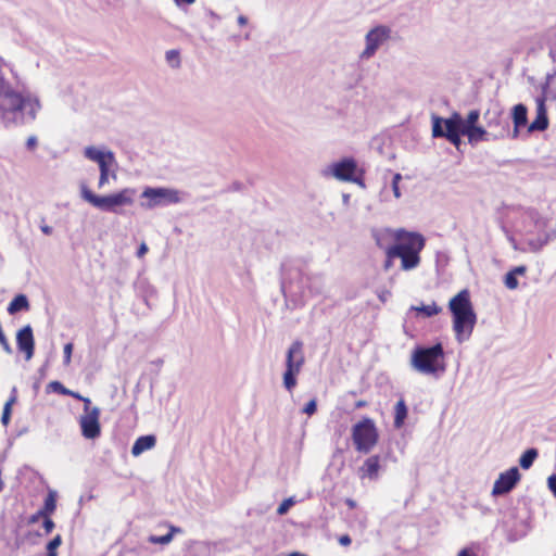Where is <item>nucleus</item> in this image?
<instances>
[{"label":"nucleus","mask_w":556,"mask_h":556,"mask_svg":"<svg viewBox=\"0 0 556 556\" xmlns=\"http://www.w3.org/2000/svg\"><path fill=\"white\" fill-rule=\"evenodd\" d=\"M325 287V278L321 274H304L298 266L281 265L280 289L288 309L293 311L302 306L306 291L311 295H320Z\"/></svg>","instance_id":"1"},{"label":"nucleus","mask_w":556,"mask_h":556,"mask_svg":"<svg viewBox=\"0 0 556 556\" xmlns=\"http://www.w3.org/2000/svg\"><path fill=\"white\" fill-rule=\"evenodd\" d=\"M40 109L37 98L23 96L0 78V121L5 126L31 123Z\"/></svg>","instance_id":"2"},{"label":"nucleus","mask_w":556,"mask_h":556,"mask_svg":"<svg viewBox=\"0 0 556 556\" xmlns=\"http://www.w3.org/2000/svg\"><path fill=\"white\" fill-rule=\"evenodd\" d=\"M448 309L453 316L455 339L458 343H463L470 338L477 323V314L469 291L463 289L454 295L448 302Z\"/></svg>","instance_id":"3"},{"label":"nucleus","mask_w":556,"mask_h":556,"mask_svg":"<svg viewBox=\"0 0 556 556\" xmlns=\"http://www.w3.org/2000/svg\"><path fill=\"white\" fill-rule=\"evenodd\" d=\"M410 364L421 374L434 375L445 370L444 350L442 343L432 346H416L412 352Z\"/></svg>","instance_id":"4"},{"label":"nucleus","mask_w":556,"mask_h":556,"mask_svg":"<svg viewBox=\"0 0 556 556\" xmlns=\"http://www.w3.org/2000/svg\"><path fill=\"white\" fill-rule=\"evenodd\" d=\"M135 191L125 188L116 193L109 195H98L93 193L86 185L80 187V197L92 206L104 211L117 213V207L132 204V194Z\"/></svg>","instance_id":"5"},{"label":"nucleus","mask_w":556,"mask_h":556,"mask_svg":"<svg viewBox=\"0 0 556 556\" xmlns=\"http://www.w3.org/2000/svg\"><path fill=\"white\" fill-rule=\"evenodd\" d=\"M352 440L355 450L363 454H368L376 446L379 440L378 429L375 421L369 417H364L352 428Z\"/></svg>","instance_id":"6"},{"label":"nucleus","mask_w":556,"mask_h":556,"mask_svg":"<svg viewBox=\"0 0 556 556\" xmlns=\"http://www.w3.org/2000/svg\"><path fill=\"white\" fill-rule=\"evenodd\" d=\"M86 159L96 162L99 165L100 177L98 187L103 188L109 182L111 176L114 180L117 178L115 170H110L113 165H116L115 155L111 150L102 151L93 146H88L84 150Z\"/></svg>","instance_id":"7"},{"label":"nucleus","mask_w":556,"mask_h":556,"mask_svg":"<svg viewBox=\"0 0 556 556\" xmlns=\"http://www.w3.org/2000/svg\"><path fill=\"white\" fill-rule=\"evenodd\" d=\"M181 192L177 189L165 188V187H147L141 198L148 201L141 203V205L148 210H152L159 206H166L169 204H176L182 201Z\"/></svg>","instance_id":"8"},{"label":"nucleus","mask_w":556,"mask_h":556,"mask_svg":"<svg viewBox=\"0 0 556 556\" xmlns=\"http://www.w3.org/2000/svg\"><path fill=\"white\" fill-rule=\"evenodd\" d=\"M395 238L399 242L389 247L386 251L390 258H393V255H400L401 251L420 253L426 244L425 237L421 233L409 232L404 229L397 230Z\"/></svg>","instance_id":"9"},{"label":"nucleus","mask_w":556,"mask_h":556,"mask_svg":"<svg viewBox=\"0 0 556 556\" xmlns=\"http://www.w3.org/2000/svg\"><path fill=\"white\" fill-rule=\"evenodd\" d=\"M535 228L538 236L534 238L527 239V251L538 253L540 252L549 241L556 239V224L551 225V220L545 217L538 216L535 218Z\"/></svg>","instance_id":"10"},{"label":"nucleus","mask_w":556,"mask_h":556,"mask_svg":"<svg viewBox=\"0 0 556 556\" xmlns=\"http://www.w3.org/2000/svg\"><path fill=\"white\" fill-rule=\"evenodd\" d=\"M392 29L387 25H378L371 28L365 36L366 47L361 53L362 60L372 58L377 50L391 38Z\"/></svg>","instance_id":"11"},{"label":"nucleus","mask_w":556,"mask_h":556,"mask_svg":"<svg viewBox=\"0 0 556 556\" xmlns=\"http://www.w3.org/2000/svg\"><path fill=\"white\" fill-rule=\"evenodd\" d=\"M465 134L463 117L459 113H453L448 118L432 116V136L442 138L453 134Z\"/></svg>","instance_id":"12"},{"label":"nucleus","mask_w":556,"mask_h":556,"mask_svg":"<svg viewBox=\"0 0 556 556\" xmlns=\"http://www.w3.org/2000/svg\"><path fill=\"white\" fill-rule=\"evenodd\" d=\"M357 163L353 157H344L339 162L332 163L324 172L325 175L333 176L340 181H352L363 185L355 178Z\"/></svg>","instance_id":"13"},{"label":"nucleus","mask_w":556,"mask_h":556,"mask_svg":"<svg viewBox=\"0 0 556 556\" xmlns=\"http://www.w3.org/2000/svg\"><path fill=\"white\" fill-rule=\"evenodd\" d=\"M521 479V475L517 467L501 472L495 480L492 489L493 496H501L511 492Z\"/></svg>","instance_id":"14"},{"label":"nucleus","mask_w":556,"mask_h":556,"mask_svg":"<svg viewBox=\"0 0 556 556\" xmlns=\"http://www.w3.org/2000/svg\"><path fill=\"white\" fill-rule=\"evenodd\" d=\"M100 408L93 406L89 414H83L79 418L81 434L88 440H94L101 434Z\"/></svg>","instance_id":"15"},{"label":"nucleus","mask_w":556,"mask_h":556,"mask_svg":"<svg viewBox=\"0 0 556 556\" xmlns=\"http://www.w3.org/2000/svg\"><path fill=\"white\" fill-rule=\"evenodd\" d=\"M16 344L18 351L24 353L26 361H29L34 356L35 339L30 325H26L17 331Z\"/></svg>","instance_id":"16"},{"label":"nucleus","mask_w":556,"mask_h":556,"mask_svg":"<svg viewBox=\"0 0 556 556\" xmlns=\"http://www.w3.org/2000/svg\"><path fill=\"white\" fill-rule=\"evenodd\" d=\"M304 364L303 343L294 341L288 349L286 356V369L300 371Z\"/></svg>","instance_id":"17"},{"label":"nucleus","mask_w":556,"mask_h":556,"mask_svg":"<svg viewBox=\"0 0 556 556\" xmlns=\"http://www.w3.org/2000/svg\"><path fill=\"white\" fill-rule=\"evenodd\" d=\"M380 469V456L372 455L368 457L363 466L359 468L361 478H369L370 480H377L379 477Z\"/></svg>","instance_id":"18"},{"label":"nucleus","mask_w":556,"mask_h":556,"mask_svg":"<svg viewBox=\"0 0 556 556\" xmlns=\"http://www.w3.org/2000/svg\"><path fill=\"white\" fill-rule=\"evenodd\" d=\"M156 444V438L153 434H147L139 437L132 447H131V454L132 456L137 457L141 455L143 452L149 451L153 448Z\"/></svg>","instance_id":"19"},{"label":"nucleus","mask_w":556,"mask_h":556,"mask_svg":"<svg viewBox=\"0 0 556 556\" xmlns=\"http://www.w3.org/2000/svg\"><path fill=\"white\" fill-rule=\"evenodd\" d=\"M513 121L515 125L513 138H517L519 134V128L525 126L528 122V110L526 105L519 103L513 108Z\"/></svg>","instance_id":"20"},{"label":"nucleus","mask_w":556,"mask_h":556,"mask_svg":"<svg viewBox=\"0 0 556 556\" xmlns=\"http://www.w3.org/2000/svg\"><path fill=\"white\" fill-rule=\"evenodd\" d=\"M401 258V267L404 270H410L416 268L420 263L419 253L416 251H401L400 255H393V258Z\"/></svg>","instance_id":"21"},{"label":"nucleus","mask_w":556,"mask_h":556,"mask_svg":"<svg viewBox=\"0 0 556 556\" xmlns=\"http://www.w3.org/2000/svg\"><path fill=\"white\" fill-rule=\"evenodd\" d=\"M28 309H29V301H28L27 296L23 293L14 296L8 306V313L10 315H15L18 312L28 311Z\"/></svg>","instance_id":"22"},{"label":"nucleus","mask_w":556,"mask_h":556,"mask_svg":"<svg viewBox=\"0 0 556 556\" xmlns=\"http://www.w3.org/2000/svg\"><path fill=\"white\" fill-rule=\"evenodd\" d=\"M464 136L468 137L470 143H477L482 140H490V134L481 126L466 129Z\"/></svg>","instance_id":"23"},{"label":"nucleus","mask_w":556,"mask_h":556,"mask_svg":"<svg viewBox=\"0 0 556 556\" xmlns=\"http://www.w3.org/2000/svg\"><path fill=\"white\" fill-rule=\"evenodd\" d=\"M407 406L403 399L395 404L394 427L401 428L407 417Z\"/></svg>","instance_id":"24"},{"label":"nucleus","mask_w":556,"mask_h":556,"mask_svg":"<svg viewBox=\"0 0 556 556\" xmlns=\"http://www.w3.org/2000/svg\"><path fill=\"white\" fill-rule=\"evenodd\" d=\"M539 455V452L536 448L531 447L526 450L520 458H519V465L522 469H529L533 465L534 460L536 459Z\"/></svg>","instance_id":"25"},{"label":"nucleus","mask_w":556,"mask_h":556,"mask_svg":"<svg viewBox=\"0 0 556 556\" xmlns=\"http://www.w3.org/2000/svg\"><path fill=\"white\" fill-rule=\"evenodd\" d=\"M16 400H17L16 388L13 387L12 392H11V396L7 401V403L4 404L2 416H1V422L4 426H7L10 422V420H11V414H12V408L11 407L16 402Z\"/></svg>","instance_id":"26"},{"label":"nucleus","mask_w":556,"mask_h":556,"mask_svg":"<svg viewBox=\"0 0 556 556\" xmlns=\"http://www.w3.org/2000/svg\"><path fill=\"white\" fill-rule=\"evenodd\" d=\"M410 311H415L417 313H421L425 317H432L442 312V308L435 304V302H432L428 305H421V306H412Z\"/></svg>","instance_id":"27"},{"label":"nucleus","mask_w":556,"mask_h":556,"mask_svg":"<svg viewBox=\"0 0 556 556\" xmlns=\"http://www.w3.org/2000/svg\"><path fill=\"white\" fill-rule=\"evenodd\" d=\"M548 127L546 114H536V117L529 126V131H544Z\"/></svg>","instance_id":"28"},{"label":"nucleus","mask_w":556,"mask_h":556,"mask_svg":"<svg viewBox=\"0 0 556 556\" xmlns=\"http://www.w3.org/2000/svg\"><path fill=\"white\" fill-rule=\"evenodd\" d=\"M300 371L295 370H287L283 374V386L288 391H292L293 388L296 386V375Z\"/></svg>","instance_id":"29"},{"label":"nucleus","mask_w":556,"mask_h":556,"mask_svg":"<svg viewBox=\"0 0 556 556\" xmlns=\"http://www.w3.org/2000/svg\"><path fill=\"white\" fill-rule=\"evenodd\" d=\"M56 508V501H55V495L53 492H50L46 500H45V504H43V507L40 509L46 516L52 514Z\"/></svg>","instance_id":"30"},{"label":"nucleus","mask_w":556,"mask_h":556,"mask_svg":"<svg viewBox=\"0 0 556 556\" xmlns=\"http://www.w3.org/2000/svg\"><path fill=\"white\" fill-rule=\"evenodd\" d=\"M62 544V536L55 535L46 546L47 556H58V548Z\"/></svg>","instance_id":"31"},{"label":"nucleus","mask_w":556,"mask_h":556,"mask_svg":"<svg viewBox=\"0 0 556 556\" xmlns=\"http://www.w3.org/2000/svg\"><path fill=\"white\" fill-rule=\"evenodd\" d=\"M479 116H480V113L478 110L470 111L467 115V118L466 119L463 118L465 130L468 128H473V127L478 126L477 122L479 119Z\"/></svg>","instance_id":"32"},{"label":"nucleus","mask_w":556,"mask_h":556,"mask_svg":"<svg viewBox=\"0 0 556 556\" xmlns=\"http://www.w3.org/2000/svg\"><path fill=\"white\" fill-rule=\"evenodd\" d=\"M165 59L173 68H178L180 66L179 52L177 50L166 51Z\"/></svg>","instance_id":"33"},{"label":"nucleus","mask_w":556,"mask_h":556,"mask_svg":"<svg viewBox=\"0 0 556 556\" xmlns=\"http://www.w3.org/2000/svg\"><path fill=\"white\" fill-rule=\"evenodd\" d=\"M504 285L509 290L517 289L519 286L517 276H515L511 271H508L504 277Z\"/></svg>","instance_id":"34"},{"label":"nucleus","mask_w":556,"mask_h":556,"mask_svg":"<svg viewBox=\"0 0 556 556\" xmlns=\"http://www.w3.org/2000/svg\"><path fill=\"white\" fill-rule=\"evenodd\" d=\"M402 180V175L400 173H396L393 175L391 187L393 194L396 199L401 198V190H400V181Z\"/></svg>","instance_id":"35"},{"label":"nucleus","mask_w":556,"mask_h":556,"mask_svg":"<svg viewBox=\"0 0 556 556\" xmlns=\"http://www.w3.org/2000/svg\"><path fill=\"white\" fill-rule=\"evenodd\" d=\"M295 501L293 497H289L282 501V503L277 508V514L282 516L288 513V510L294 505Z\"/></svg>","instance_id":"36"},{"label":"nucleus","mask_w":556,"mask_h":556,"mask_svg":"<svg viewBox=\"0 0 556 556\" xmlns=\"http://www.w3.org/2000/svg\"><path fill=\"white\" fill-rule=\"evenodd\" d=\"M48 390H51L63 395L70 394V390L66 389L60 381H51L48 384Z\"/></svg>","instance_id":"37"},{"label":"nucleus","mask_w":556,"mask_h":556,"mask_svg":"<svg viewBox=\"0 0 556 556\" xmlns=\"http://www.w3.org/2000/svg\"><path fill=\"white\" fill-rule=\"evenodd\" d=\"M172 540H173V533L172 532H169V533H167L165 535L151 536L150 538V542L156 543V544H162V545L168 544Z\"/></svg>","instance_id":"38"},{"label":"nucleus","mask_w":556,"mask_h":556,"mask_svg":"<svg viewBox=\"0 0 556 556\" xmlns=\"http://www.w3.org/2000/svg\"><path fill=\"white\" fill-rule=\"evenodd\" d=\"M317 410V402L316 400H311L308 403H306V405L303 407V413L307 414V415H313L315 414Z\"/></svg>","instance_id":"39"},{"label":"nucleus","mask_w":556,"mask_h":556,"mask_svg":"<svg viewBox=\"0 0 556 556\" xmlns=\"http://www.w3.org/2000/svg\"><path fill=\"white\" fill-rule=\"evenodd\" d=\"M462 136H464V135L456 132V134H453V135H450V136H445L444 138L446 140H448L456 148H459V146L462 144Z\"/></svg>","instance_id":"40"},{"label":"nucleus","mask_w":556,"mask_h":556,"mask_svg":"<svg viewBox=\"0 0 556 556\" xmlns=\"http://www.w3.org/2000/svg\"><path fill=\"white\" fill-rule=\"evenodd\" d=\"M64 365H68L71 363L72 352H73V343H66L64 345Z\"/></svg>","instance_id":"41"},{"label":"nucleus","mask_w":556,"mask_h":556,"mask_svg":"<svg viewBox=\"0 0 556 556\" xmlns=\"http://www.w3.org/2000/svg\"><path fill=\"white\" fill-rule=\"evenodd\" d=\"M498 117H500V114L497 112L491 113L490 111H488L484 114V118L486 119L488 126H491L493 123H500Z\"/></svg>","instance_id":"42"},{"label":"nucleus","mask_w":556,"mask_h":556,"mask_svg":"<svg viewBox=\"0 0 556 556\" xmlns=\"http://www.w3.org/2000/svg\"><path fill=\"white\" fill-rule=\"evenodd\" d=\"M42 527L45 529V532L47 534H49L54 529L55 523H54V521L51 518L46 516V517H43Z\"/></svg>","instance_id":"43"},{"label":"nucleus","mask_w":556,"mask_h":556,"mask_svg":"<svg viewBox=\"0 0 556 556\" xmlns=\"http://www.w3.org/2000/svg\"><path fill=\"white\" fill-rule=\"evenodd\" d=\"M547 486L556 498V472L547 478Z\"/></svg>","instance_id":"44"},{"label":"nucleus","mask_w":556,"mask_h":556,"mask_svg":"<svg viewBox=\"0 0 556 556\" xmlns=\"http://www.w3.org/2000/svg\"><path fill=\"white\" fill-rule=\"evenodd\" d=\"M43 517H46V515L39 509L36 514L29 516L28 525L37 523Z\"/></svg>","instance_id":"45"},{"label":"nucleus","mask_w":556,"mask_h":556,"mask_svg":"<svg viewBox=\"0 0 556 556\" xmlns=\"http://www.w3.org/2000/svg\"><path fill=\"white\" fill-rule=\"evenodd\" d=\"M38 140L36 136H29L26 140V148L28 150H34L37 147Z\"/></svg>","instance_id":"46"},{"label":"nucleus","mask_w":556,"mask_h":556,"mask_svg":"<svg viewBox=\"0 0 556 556\" xmlns=\"http://www.w3.org/2000/svg\"><path fill=\"white\" fill-rule=\"evenodd\" d=\"M515 276H523L527 273V266L520 265L516 266L510 270Z\"/></svg>","instance_id":"47"},{"label":"nucleus","mask_w":556,"mask_h":556,"mask_svg":"<svg viewBox=\"0 0 556 556\" xmlns=\"http://www.w3.org/2000/svg\"><path fill=\"white\" fill-rule=\"evenodd\" d=\"M536 102H538L536 114H546L545 106H544V99L543 98H539L536 100Z\"/></svg>","instance_id":"48"},{"label":"nucleus","mask_w":556,"mask_h":556,"mask_svg":"<svg viewBox=\"0 0 556 556\" xmlns=\"http://www.w3.org/2000/svg\"><path fill=\"white\" fill-rule=\"evenodd\" d=\"M83 402H84V414H89L92 409L90 399L84 396Z\"/></svg>","instance_id":"49"},{"label":"nucleus","mask_w":556,"mask_h":556,"mask_svg":"<svg viewBox=\"0 0 556 556\" xmlns=\"http://www.w3.org/2000/svg\"><path fill=\"white\" fill-rule=\"evenodd\" d=\"M148 252V245L142 242L139 248H138V251H137V256L140 258L142 257L143 255H146V253Z\"/></svg>","instance_id":"50"},{"label":"nucleus","mask_w":556,"mask_h":556,"mask_svg":"<svg viewBox=\"0 0 556 556\" xmlns=\"http://www.w3.org/2000/svg\"><path fill=\"white\" fill-rule=\"evenodd\" d=\"M351 542H352V540H351L350 535H348V534L341 535L339 538V543L342 546H349L351 544Z\"/></svg>","instance_id":"51"},{"label":"nucleus","mask_w":556,"mask_h":556,"mask_svg":"<svg viewBox=\"0 0 556 556\" xmlns=\"http://www.w3.org/2000/svg\"><path fill=\"white\" fill-rule=\"evenodd\" d=\"M40 229H41V231H42L45 235H47V236H50V235H52V232H53L52 227H51V226H48V225H41V226H40Z\"/></svg>","instance_id":"52"},{"label":"nucleus","mask_w":556,"mask_h":556,"mask_svg":"<svg viewBox=\"0 0 556 556\" xmlns=\"http://www.w3.org/2000/svg\"><path fill=\"white\" fill-rule=\"evenodd\" d=\"M247 23H248V18L244 15H239L238 16V24L240 26H244V25H247Z\"/></svg>","instance_id":"53"},{"label":"nucleus","mask_w":556,"mask_h":556,"mask_svg":"<svg viewBox=\"0 0 556 556\" xmlns=\"http://www.w3.org/2000/svg\"><path fill=\"white\" fill-rule=\"evenodd\" d=\"M457 556H473V554L468 548H463Z\"/></svg>","instance_id":"54"},{"label":"nucleus","mask_w":556,"mask_h":556,"mask_svg":"<svg viewBox=\"0 0 556 556\" xmlns=\"http://www.w3.org/2000/svg\"><path fill=\"white\" fill-rule=\"evenodd\" d=\"M345 504L350 507V508H355L356 507V502L352 498H346L345 500Z\"/></svg>","instance_id":"55"},{"label":"nucleus","mask_w":556,"mask_h":556,"mask_svg":"<svg viewBox=\"0 0 556 556\" xmlns=\"http://www.w3.org/2000/svg\"><path fill=\"white\" fill-rule=\"evenodd\" d=\"M68 395H71V396H73V397H75V399H77L79 401H83V399H84V396L81 394H79L77 392H74V391H71V390H70V394Z\"/></svg>","instance_id":"56"},{"label":"nucleus","mask_w":556,"mask_h":556,"mask_svg":"<svg viewBox=\"0 0 556 556\" xmlns=\"http://www.w3.org/2000/svg\"><path fill=\"white\" fill-rule=\"evenodd\" d=\"M392 260H393V258H390V257L387 255V260H386V263H384V268H386V269H389V268L392 266Z\"/></svg>","instance_id":"57"},{"label":"nucleus","mask_w":556,"mask_h":556,"mask_svg":"<svg viewBox=\"0 0 556 556\" xmlns=\"http://www.w3.org/2000/svg\"><path fill=\"white\" fill-rule=\"evenodd\" d=\"M175 2H176L177 4H179L180 2H184V3H186V4H192V3H194V2H195V0H175Z\"/></svg>","instance_id":"58"},{"label":"nucleus","mask_w":556,"mask_h":556,"mask_svg":"<svg viewBox=\"0 0 556 556\" xmlns=\"http://www.w3.org/2000/svg\"><path fill=\"white\" fill-rule=\"evenodd\" d=\"M365 404H366V402H364V401H358V402L356 403V407H363V406H365Z\"/></svg>","instance_id":"59"},{"label":"nucleus","mask_w":556,"mask_h":556,"mask_svg":"<svg viewBox=\"0 0 556 556\" xmlns=\"http://www.w3.org/2000/svg\"><path fill=\"white\" fill-rule=\"evenodd\" d=\"M343 199H344V201H348V200H349V195H348V194H345V195L343 197Z\"/></svg>","instance_id":"60"},{"label":"nucleus","mask_w":556,"mask_h":556,"mask_svg":"<svg viewBox=\"0 0 556 556\" xmlns=\"http://www.w3.org/2000/svg\"><path fill=\"white\" fill-rule=\"evenodd\" d=\"M509 123L508 119L505 121V127H508Z\"/></svg>","instance_id":"61"}]
</instances>
